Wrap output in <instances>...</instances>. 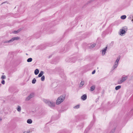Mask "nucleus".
Here are the masks:
<instances>
[{
	"mask_svg": "<svg viewBox=\"0 0 133 133\" xmlns=\"http://www.w3.org/2000/svg\"><path fill=\"white\" fill-rule=\"evenodd\" d=\"M4 3H5V2H4L2 4H3Z\"/></svg>",
	"mask_w": 133,
	"mask_h": 133,
	"instance_id": "obj_33",
	"label": "nucleus"
},
{
	"mask_svg": "<svg viewBox=\"0 0 133 133\" xmlns=\"http://www.w3.org/2000/svg\"><path fill=\"white\" fill-rule=\"evenodd\" d=\"M120 56L119 57H118L116 61H115V63H117L118 64V62L119 61V59H120Z\"/></svg>",
	"mask_w": 133,
	"mask_h": 133,
	"instance_id": "obj_14",
	"label": "nucleus"
},
{
	"mask_svg": "<svg viewBox=\"0 0 133 133\" xmlns=\"http://www.w3.org/2000/svg\"><path fill=\"white\" fill-rule=\"evenodd\" d=\"M118 64L117 63H115L114 64L112 67V68H113V69H114L117 67L118 65Z\"/></svg>",
	"mask_w": 133,
	"mask_h": 133,
	"instance_id": "obj_9",
	"label": "nucleus"
},
{
	"mask_svg": "<svg viewBox=\"0 0 133 133\" xmlns=\"http://www.w3.org/2000/svg\"><path fill=\"white\" fill-rule=\"evenodd\" d=\"M125 31H126L128 29L127 27V26H124L122 28Z\"/></svg>",
	"mask_w": 133,
	"mask_h": 133,
	"instance_id": "obj_21",
	"label": "nucleus"
},
{
	"mask_svg": "<svg viewBox=\"0 0 133 133\" xmlns=\"http://www.w3.org/2000/svg\"><path fill=\"white\" fill-rule=\"evenodd\" d=\"M39 72V70L38 69H36L34 72V73L35 75H37Z\"/></svg>",
	"mask_w": 133,
	"mask_h": 133,
	"instance_id": "obj_10",
	"label": "nucleus"
},
{
	"mask_svg": "<svg viewBox=\"0 0 133 133\" xmlns=\"http://www.w3.org/2000/svg\"><path fill=\"white\" fill-rule=\"evenodd\" d=\"M95 72H96L95 70H94L92 73V74H94L95 73Z\"/></svg>",
	"mask_w": 133,
	"mask_h": 133,
	"instance_id": "obj_29",
	"label": "nucleus"
},
{
	"mask_svg": "<svg viewBox=\"0 0 133 133\" xmlns=\"http://www.w3.org/2000/svg\"><path fill=\"white\" fill-rule=\"evenodd\" d=\"M87 98V95L85 94H84L81 97V98L83 100H85Z\"/></svg>",
	"mask_w": 133,
	"mask_h": 133,
	"instance_id": "obj_7",
	"label": "nucleus"
},
{
	"mask_svg": "<svg viewBox=\"0 0 133 133\" xmlns=\"http://www.w3.org/2000/svg\"><path fill=\"white\" fill-rule=\"evenodd\" d=\"M36 79L35 78H34L33 79L32 81V83L33 84H35L36 83Z\"/></svg>",
	"mask_w": 133,
	"mask_h": 133,
	"instance_id": "obj_22",
	"label": "nucleus"
},
{
	"mask_svg": "<svg viewBox=\"0 0 133 133\" xmlns=\"http://www.w3.org/2000/svg\"><path fill=\"white\" fill-rule=\"evenodd\" d=\"M21 108L19 106H18V108L17 109V110L18 111H20L21 110Z\"/></svg>",
	"mask_w": 133,
	"mask_h": 133,
	"instance_id": "obj_20",
	"label": "nucleus"
},
{
	"mask_svg": "<svg viewBox=\"0 0 133 133\" xmlns=\"http://www.w3.org/2000/svg\"><path fill=\"white\" fill-rule=\"evenodd\" d=\"M65 97V96L64 95L61 96L59 97L56 101V104L58 105L61 103L64 100Z\"/></svg>",
	"mask_w": 133,
	"mask_h": 133,
	"instance_id": "obj_1",
	"label": "nucleus"
},
{
	"mask_svg": "<svg viewBox=\"0 0 133 133\" xmlns=\"http://www.w3.org/2000/svg\"><path fill=\"white\" fill-rule=\"evenodd\" d=\"M6 76L5 75H2L1 77V78L2 79H5L6 78Z\"/></svg>",
	"mask_w": 133,
	"mask_h": 133,
	"instance_id": "obj_25",
	"label": "nucleus"
},
{
	"mask_svg": "<svg viewBox=\"0 0 133 133\" xmlns=\"http://www.w3.org/2000/svg\"><path fill=\"white\" fill-rule=\"evenodd\" d=\"M19 31H20L19 30H17V31H14V34H17V33L19 32Z\"/></svg>",
	"mask_w": 133,
	"mask_h": 133,
	"instance_id": "obj_26",
	"label": "nucleus"
},
{
	"mask_svg": "<svg viewBox=\"0 0 133 133\" xmlns=\"http://www.w3.org/2000/svg\"><path fill=\"white\" fill-rule=\"evenodd\" d=\"M115 128L116 127L115 126L114 127L113 129L111 130L110 133H114L115 132Z\"/></svg>",
	"mask_w": 133,
	"mask_h": 133,
	"instance_id": "obj_18",
	"label": "nucleus"
},
{
	"mask_svg": "<svg viewBox=\"0 0 133 133\" xmlns=\"http://www.w3.org/2000/svg\"><path fill=\"white\" fill-rule=\"evenodd\" d=\"M0 120L1 121L2 120V119H1V118H0Z\"/></svg>",
	"mask_w": 133,
	"mask_h": 133,
	"instance_id": "obj_32",
	"label": "nucleus"
},
{
	"mask_svg": "<svg viewBox=\"0 0 133 133\" xmlns=\"http://www.w3.org/2000/svg\"><path fill=\"white\" fill-rule=\"evenodd\" d=\"M19 38L18 37H14L9 40L4 41L3 42L4 43H9L13 42L15 40H18Z\"/></svg>",
	"mask_w": 133,
	"mask_h": 133,
	"instance_id": "obj_3",
	"label": "nucleus"
},
{
	"mask_svg": "<svg viewBox=\"0 0 133 133\" xmlns=\"http://www.w3.org/2000/svg\"><path fill=\"white\" fill-rule=\"evenodd\" d=\"M121 88V86L120 85H118L116 87L115 89L116 90H117L120 89Z\"/></svg>",
	"mask_w": 133,
	"mask_h": 133,
	"instance_id": "obj_17",
	"label": "nucleus"
},
{
	"mask_svg": "<svg viewBox=\"0 0 133 133\" xmlns=\"http://www.w3.org/2000/svg\"><path fill=\"white\" fill-rule=\"evenodd\" d=\"M79 107V105H76V106H75L74 107V108L77 109V108H78Z\"/></svg>",
	"mask_w": 133,
	"mask_h": 133,
	"instance_id": "obj_27",
	"label": "nucleus"
},
{
	"mask_svg": "<svg viewBox=\"0 0 133 133\" xmlns=\"http://www.w3.org/2000/svg\"><path fill=\"white\" fill-rule=\"evenodd\" d=\"M107 48V46L105 48H104L103 50H102V55L103 56L105 54Z\"/></svg>",
	"mask_w": 133,
	"mask_h": 133,
	"instance_id": "obj_6",
	"label": "nucleus"
},
{
	"mask_svg": "<svg viewBox=\"0 0 133 133\" xmlns=\"http://www.w3.org/2000/svg\"><path fill=\"white\" fill-rule=\"evenodd\" d=\"M126 17V16L125 15H123L121 16V18L122 19H125Z\"/></svg>",
	"mask_w": 133,
	"mask_h": 133,
	"instance_id": "obj_16",
	"label": "nucleus"
},
{
	"mask_svg": "<svg viewBox=\"0 0 133 133\" xmlns=\"http://www.w3.org/2000/svg\"><path fill=\"white\" fill-rule=\"evenodd\" d=\"M1 83L3 84H5V81L4 80H3L1 81Z\"/></svg>",
	"mask_w": 133,
	"mask_h": 133,
	"instance_id": "obj_28",
	"label": "nucleus"
},
{
	"mask_svg": "<svg viewBox=\"0 0 133 133\" xmlns=\"http://www.w3.org/2000/svg\"><path fill=\"white\" fill-rule=\"evenodd\" d=\"M45 79V76H43L41 78V80L42 81H44Z\"/></svg>",
	"mask_w": 133,
	"mask_h": 133,
	"instance_id": "obj_24",
	"label": "nucleus"
},
{
	"mask_svg": "<svg viewBox=\"0 0 133 133\" xmlns=\"http://www.w3.org/2000/svg\"><path fill=\"white\" fill-rule=\"evenodd\" d=\"M34 95V94L33 93L30 94L26 98V100L28 101L31 98H32Z\"/></svg>",
	"mask_w": 133,
	"mask_h": 133,
	"instance_id": "obj_5",
	"label": "nucleus"
},
{
	"mask_svg": "<svg viewBox=\"0 0 133 133\" xmlns=\"http://www.w3.org/2000/svg\"><path fill=\"white\" fill-rule=\"evenodd\" d=\"M127 76H125L122 77V78L121 79V80L119 81L118 82V83L119 84H121L122 82L125 81L127 79Z\"/></svg>",
	"mask_w": 133,
	"mask_h": 133,
	"instance_id": "obj_4",
	"label": "nucleus"
},
{
	"mask_svg": "<svg viewBox=\"0 0 133 133\" xmlns=\"http://www.w3.org/2000/svg\"><path fill=\"white\" fill-rule=\"evenodd\" d=\"M44 72L42 71H41L40 72L39 74L38 75V77H41L43 75V74Z\"/></svg>",
	"mask_w": 133,
	"mask_h": 133,
	"instance_id": "obj_11",
	"label": "nucleus"
},
{
	"mask_svg": "<svg viewBox=\"0 0 133 133\" xmlns=\"http://www.w3.org/2000/svg\"><path fill=\"white\" fill-rule=\"evenodd\" d=\"M30 131H25L23 133H30Z\"/></svg>",
	"mask_w": 133,
	"mask_h": 133,
	"instance_id": "obj_30",
	"label": "nucleus"
},
{
	"mask_svg": "<svg viewBox=\"0 0 133 133\" xmlns=\"http://www.w3.org/2000/svg\"><path fill=\"white\" fill-rule=\"evenodd\" d=\"M43 101L50 107H54L55 106V103L53 102H50L48 100L45 99H43Z\"/></svg>",
	"mask_w": 133,
	"mask_h": 133,
	"instance_id": "obj_2",
	"label": "nucleus"
},
{
	"mask_svg": "<svg viewBox=\"0 0 133 133\" xmlns=\"http://www.w3.org/2000/svg\"><path fill=\"white\" fill-rule=\"evenodd\" d=\"M2 85L1 84H0V87H1Z\"/></svg>",
	"mask_w": 133,
	"mask_h": 133,
	"instance_id": "obj_31",
	"label": "nucleus"
},
{
	"mask_svg": "<svg viewBox=\"0 0 133 133\" xmlns=\"http://www.w3.org/2000/svg\"><path fill=\"white\" fill-rule=\"evenodd\" d=\"M120 30L121 33L120 34V35H121V34L123 35L126 32V31H125L123 29H120Z\"/></svg>",
	"mask_w": 133,
	"mask_h": 133,
	"instance_id": "obj_8",
	"label": "nucleus"
},
{
	"mask_svg": "<svg viewBox=\"0 0 133 133\" xmlns=\"http://www.w3.org/2000/svg\"><path fill=\"white\" fill-rule=\"evenodd\" d=\"M84 82L83 81H81L80 83V84L79 85V87H82L84 85Z\"/></svg>",
	"mask_w": 133,
	"mask_h": 133,
	"instance_id": "obj_15",
	"label": "nucleus"
},
{
	"mask_svg": "<svg viewBox=\"0 0 133 133\" xmlns=\"http://www.w3.org/2000/svg\"><path fill=\"white\" fill-rule=\"evenodd\" d=\"M32 59L31 58H28L27 60V62H30L32 61Z\"/></svg>",
	"mask_w": 133,
	"mask_h": 133,
	"instance_id": "obj_19",
	"label": "nucleus"
},
{
	"mask_svg": "<svg viewBox=\"0 0 133 133\" xmlns=\"http://www.w3.org/2000/svg\"><path fill=\"white\" fill-rule=\"evenodd\" d=\"M27 122L28 123L31 124L32 122V121L30 119H29L27 120Z\"/></svg>",
	"mask_w": 133,
	"mask_h": 133,
	"instance_id": "obj_12",
	"label": "nucleus"
},
{
	"mask_svg": "<svg viewBox=\"0 0 133 133\" xmlns=\"http://www.w3.org/2000/svg\"><path fill=\"white\" fill-rule=\"evenodd\" d=\"M95 86H92L90 87V90L91 91H93L95 89Z\"/></svg>",
	"mask_w": 133,
	"mask_h": 133,
	"instance_id": "obj_13",
	"label": "nucleus"
},
{
	"mask_svg": "<svg viewBox=\"0 0 133 133\" xmlns=\"http://www.w3.org/2000/svg\"><path fill=\"white\" fill-rule=\"evenodd\" d=\"M26 55H28V54H26Z\"/></svg>",
	"mask_w": 133,
	"mask_h": 133,
	"instance_id": "obj_34",
	"label": "nucleus"
},
{
	"mask_svg": "<svg viewBox=\"0 0 133 133\" xmlns=\"http://www.w3.org/2000/svg\"><path fill=\"white\" fill-rule=\"evenodd\" d=\"M95 45H96V44H92L90 46V48H93L95 46Z\"/></svg>",
	"mask_w": 133,
	"mask_h": 133,
	"instance_id": "obj_23",
	"label": "nucleus"
}]
</instances>
